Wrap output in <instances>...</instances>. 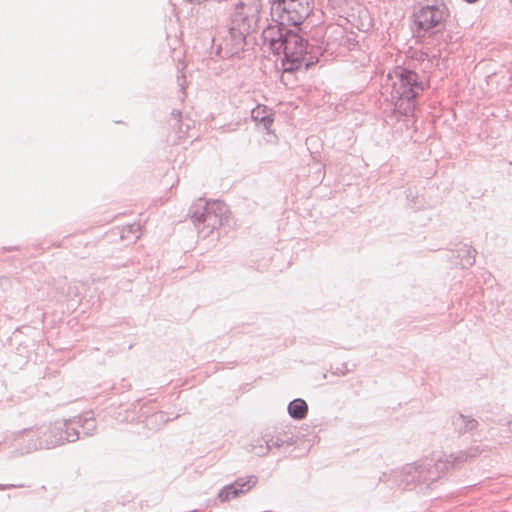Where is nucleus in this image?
I'll return each instance as SVG.
<instances>
[{"label":"nucleus","instance_id":"f257e3e1","mask_svg":"<svg viewBox=\"0 0 512 512\" xmlns=\"http://www.w3.org/2000/svg\"><path fill=\"white\" fill-rule=\"evenodd\" d=\"M476 454L473 450L460 451L457 454L430 457L415 463L405 465L401 470L384 473L380 481L387 483L390 487H398L403 490H415L424 492L434 482L457 464L465 462Z\"/></svg>","mask_w":512,"mask_h":512},{"label":"nucleus","instance_id":"f03ea898","mask_svg":"<svg viewBox=\"0 0 512 512\" xmlns=\"http://www.w3.org/2000/svg\"><path fill=\"white\" fill-rule=\"evenodd\" d=\"M384 88L386 91L390 89L395 111L405 116L413 113L416 98L425 89L416 72L401 66L388 73Z\"/></svg>","mask_w":512,"mask_h":512},{"label":"nucleus","instance_id":"7ed1b4c3","mask_svg":"<svg viewBox=\"0 0 512 512\" xmlns=\"http://www.w3.org/2000/svg\"><path fill=\"white\" fill-rule=\"evenodd\" d=\"M283 54L282 65L284 71L294 72L302 67L308 69L318 62V48L310 46L297 32L290 30L279 55Z\"/></svg>","mask_w":512,"mask_h":512},{"label":"nucleus","instance_id":"20e7f679","mask_svg":"<svg viewBox=\"0 0 512 512\" xmlns=\"http://www.w3.org/2000/svg\"><path fill=\"white\" fill-rule=\"evenodd\" d=\"M226 212V205L218 200L204 201L199 199L196 204L190 207L189 215L198 231L209 235L214 229L222 225Z\"/></svg>","mask_w":512,"mask_h":512},{"label":"nucleus","instance_id":"39448f33","mask_svg":"<svg viewBox=\"0 0 512 512\" xmlns=\"http://www.w3.org/2000/svg\"><path fill=\"white\" fill-rule=\"evenodd\" d=\"M271 17L280 24L299 26L312 12L309 0H274L270 6Z\"/></svg>","mask_w":512,"mask_h":512},{"label":"nucleus","instance_id":"423d86ee","mask_svg":"<svg viewBox=\"0 0 512 512\" xmlns=\"http://www.w3.org/2000/svg\"><path fill=\"white\" fill-rule=\"evenodd\" d=\"M449 17V11L444 4L426 5L414 12V24L418 34L425 33L438 27Z\"/></svg>","mask_w":512,"mask_h":512},{"label":"nucleus","instance_id":"0eeeda50","mask_svg":"<svg viewBox=\"0 0 512 512\" xmlns=\"http://www.w3.org/2000/svg\"><path fill=\"white\" fill-rule=\"evenodd\" d=\"M245 25L239 22L232 21V27L228 31L230 39H224L223 43L219 44L216 54L221 58H230L238 53L245 42Z\"/></svg>","mask_w":512,"mask_h":512},{"label":"nucleus","instance_id":"6e6552de","mask_svg":"<svg viewBox=\"0 0 512 512\" xmlns=\"http://www.w3.org/2000/svg\"><path fill=\"white\" fill-rule=\"evenodd\" d=\"M285 444L293 445V437L284 432L276 435L266 433L251 444V450L258 456H265L272 448H280Z\"/></svg>","mask_w":512,"mask_h":512},{"label":"nucleus","instance_id":"1a4fd4ad","mask_svg":"<svg viewBox=\"0 0 512 512\" xmlns=\"http://www.w3.org/2000/svg\"><path fill=\"white\" fill-rule=\"evenodd\" d=\"M39 429L27 428L13 434L12 446H14L20 454H27L38 449H42L41 440L39 439Z\"/></svg>","mask_w":512,"mask_h":512},{"label":"nucleus","instance_id":"9d476101","mask_svg":"<svg viewBox=\"0 0 512 512\" xmlns=\"http://www.w3.org/2000/svg\"><path fill=\"white\" fill-rule=\"evenodd\" d=\"M272 20L275 24H270L263 30L262 38L269 45L272 52L279 55V50L291 29L287 28L288 24H280V19H277V17L272 18Z\"/></svg>","mask_w":512,"mask_h":512},{"label":"nucleus","instance_id":"9b49d317","mask_svg":"<svg viewBox=\"0 0 512 512\" xmlns=\"http://www.w3.org/2000/svg\"><path fill=\"white\" fill-rule=\"evenodd\" d=\"M263 5V0H240L235 7L232 21L243 22V25L250 21L257 22ZM247 26L249 28L250 23Z\"/></svg>","mask_w":512,"mask_h":512},{"label":"nucleus","instance_id":"f8f14e48","mask_svg":"<svg viewBox=\"0 0 512 512\" xmlns=\"http://www.w3.org/2000/svg\"><path fill=\"white\" fill-rule=\"evenodd\" d=\"M256 483L257 477L254 475L238 478L233 483L223 487L218 493V498L221 502L236 498L241 494L247 493Z\"/></svg>","mask_w":512,"mask_h":512},{"label":"nucleus","instance_id":"ddd939ff","mask_svg":"<svg viewBox=\"0 0 512 512\" xmlns=\"http://www.w3.org/2000/svg\"><path fill=\"white\" fill-rule=\"evenodd\" d=\"M64 424L55 423L49 427L38 428L40 431L39 439L41 440L42 449H51L64 444V435L61 432Z\"/></svg>","mask_w":512,"mask_h":512},{"label":"nucleus","instance_id":"4468645a","mask_svg":"<svg viewBox=\"0 0 512 512\" xmlns=\"http://www.w3.org/2000/svg\"><path fill=\"white\" fill-rule=\"evenodd\" d=\"M452 425L458 434H465L475 430L478 426V421L461 413H457L452 416Z\"/></svg>","mask_w":512,"mask_h":512},{"label":"nucleus","instance_id":"2eb2a0df","mask_svg":"<svg viewBox=\"0 0 512 512\" xmlns=\"http://www.w3.org/2000/svg\"><path fill=\"white\" fill-rule=\"evenodd\" d=\"M57 422L58 424H64L61 429V432L64 435V443L75 442L80 438V427L78 426V421H76V416Z\"/></svg>","mask_w":512,"mask_h":512},{"label":"nucleus","instance_id":"dca6fc26","mask_svg":"<svg viewBox=\"0 0 512 512\" xmlns=\"http://www.w3.org/2000/svg\"><path fill=\"white\" fill-rule=\"evenodd\" d=\"M457 258L462 268L474 265L477 251L468 244H460L456 249Z\"/></svg>","mask_w":512,"mask_h":512},{"label":"nucleus","instance_id":"f3484780","mask_svg":"<svg viewBox=\"0 0 512 512\" xmlns=\"http://www.w3.org/2000/svg\"><path fill=\"white\" fill-rule=\"evenodd\" d=\"M287 411L292 419L303 420L308 414V405L305 400L296 398L288 404Z\"/></svg>","mask_w":512,"mask_h":512},{"label":"nucleus","instance_id":"a211bd4d","mask_svg":"<svg viewBox=\"0 0 512 512\" xmlns=\"http://www.w3.org/2000/svg\"><path fill=\"white\" fill-rule=\"evenodd\" d=\"M251 118L263 125V128L267 131L270 130L273 124L272 115L268 113L266 106H257L251 111Z\"/></svg>","mask_w":512,"mask_h":512},{"label":"nucleus","instance_id":"6ab92c4d","mask_svg":"<svg viewBox=\"0 0 512 512\" xmlns=\"http://www.w3.org/2000/svg\"><path fill=\"white\" fill-rule=\"evenodd\" d=\"M78 426L82 429L84 436H92L96 431V421L90 413L76 416Z\"/></svg>","mask_w":512,"mask_h":512},{"label":"nucleus","instance_id":"aec40b11","mask_svg":"<svg viewBox=\"0 0 512 512\" xmlns=\"http://www.w3.org/2000/svg\"><path fill=\"white\" fill-rule=\"evenodd\" d=\"M171 117H172V119L174 121V124H172L173 129H175V127L177 126L176 133L178 134V139L184 138L187 135V133H188L189 125L188 124H184L181 121V112L178 111V110H173L171 112Z\"/></svg>","mask_w":512,"mask_h":512},{"label":"nucleus","instance_id":"412c9836","mask_svg":"<svg viewBox=\"0 0 512 512\" xmlns=\"http://www.w3.org/2000/svg\"><path fill=\"white\" fill-rule=\"evenodd\" d=\"M140 236V224L133 223L123 227L121 231V238L134 242Z\"/></svg>","mask_w":512,"mask_h":512},{"label":"nucleus","instance_id":"4be33fe9","mask_svg":"<svg viewBox=\"0 0 512 512\" xmlns=\"http://www.w3.org/2000/svg\"><path fill=\"white\" fill-rule=\"evenodd\" d=\"M440 37L442 38L445 45L456 43L461 39L460 32H453L451 30H447L446 28H444V30L440 33Z\"/></svg>","mask_w":512,"mask_h":512},{"label":"nucleus","instance_id":"5701e85b","mask_svg":"<svg viewBox=\"0 0 512 512\" xmlns=\"http://www.w3.org/2000/svg\"><path fill=\"white\" fill-rule=\"evenodd\" d=\"M178 84L180 86L181 91L184 93L185 90V76L182 75L181 77H178Z\"/></svg>","mask_w":512,"mask_h":512},{"label":"nucleus","instance_id":"b1692460","mask_svg":"<svg viewBox=\"0 0 512 512\" xmlns=\"http://www.w3.org/2000/svg\"><path fill=\"white\" fill-rule=\"evenodd\" d=\"M15 487L14 485H0V490H5L6 488Z\"/></svg>","mask_w":512,"mask_h":512},{"label":"nucleus","instance_id":"393cba45","mask_svg":"<svg viewBox=\"0 0 512 512\" xmlns=\"http://www.w3.org/2000/svg\"><path fill=\"white\" fill-rule=\"evenodd\" d=\"M467 3H474L476 2L477 0H465Z\"/></svg>","mask_w":512,"mask_h":512},{"label":"nucleus","instance_id":"a878e982","mask_svg":"<svg viewBox=\"0 0 512 512\" xmlns=\"http://www.w3.org/2000/svg\"><path fill=\"white\" fill-rule=\"evenodd\" d=\"M274 0H267V2L271 5Z\"/></svg>","mask_w":512,"mask_h":512}]
</instances>
